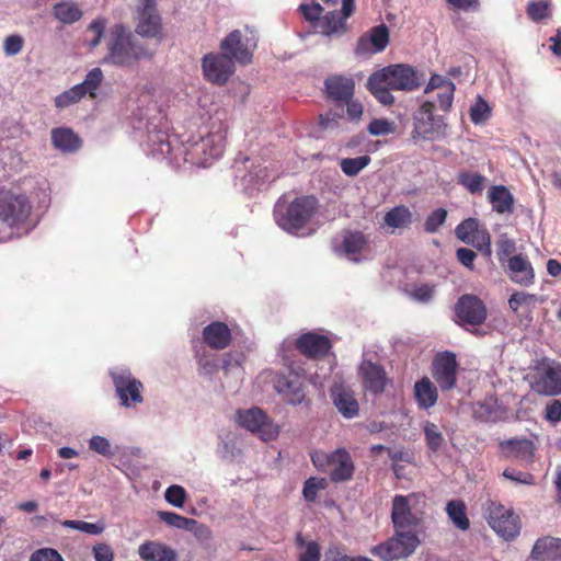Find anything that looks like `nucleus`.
Returning a JSON list of instances; mask_svg holds the SVG:
<instances>
[{"label": "nucleus", "mask_w": 561, "mask_h": 561, "mask_svg": "<svg viewBox=\"0 0 561 561\" xmlns=\"http://www.w3.org/2000/svg\"><path fill=\"white\" fill-rule=\"evenodd\" d=\"M422 76L408 64H394L373 72L367 80V89L382 105H392V91L410 92L420 88Z\"/></svg>", "instance_id": "obj_1"}, {"label": "nucleus", "mask_w": 561, "mask_h": 561, "mask_svg": "<svg viewBox=\"0 0 561 561\" xmlns=\"http://www.w3.org/2000/svg\"><path fill=\"white\" fill-rule=\"evenodd\" d=\"M479 229V221L476 218H467L456 227L455 233L460 241L469 243V240L478 232Z\"/></svg>", "instance_id": "obj_44"}, {"label": "nucleus", "mask_w": 561, "mask_h": 561, "mask_svg": "<svg viewBox=\"0 0 561 561\" xmlns=\"http://www.w3.org/2000/svg\"><path fill=\"white\" fill-rule=\"evenodd\" d=\"M28 561H64V559L55 549L43 548L32 553Z\"/></svg>", "instance_id": "obj_59"}, {"label": "nucleus", "mask_w": 561, "mask_h": 561, "mask_svg": "<svg viewBox=\"0 0 561 561\" xmlns=\"http://www.w3.org/2000/svg\"><path fill=\"white\" fill-rule=\"evenodd\" d=\"M446 512L457 528L467 530L470 527V522L466 514V505L461 500L449 501Z\"/></svg>", "instance_id": "obj_38"}, {"label": "nucleus", "mask_w": 561, "mask_h": 561, "mask_svg": "<svg viewBox=\"0 0 561 561\" xmlns=\"http://www.w3.org/2000/svg\"><path fill=\"white\" fill-rule=\"evenodd\" d=\"M545 417L551 423L561 421V401L558 399L552 400L547 404L545 410Z\"/></svg>", "instance_id": "obj_62"}, {"label": "nucleus", "mask_w": 561, "mask_h": 561, "mask_svg": "<svg viewBox=\"0 0 561 561\" xmlns=\"http://www.w3.org/2000/svg\"><path fill=\"white\" fill-rule=\"evenodd\" d=\"M157 515L161 522L178 529L193 530L197 525V520L173 512L159 511Z\"/></svg>", "instance_id": "obj_40"}, {"label": "nucleus", "mask_w": 561, "mask_h": 561, "mask_svg": "<svg viewBox=\"0 0 561 561\" xmlns=\"http://www.w3.org/2000/svg\"><path fill=\"white\" fill-rule=\"evenodd\" d=\"M257 37L248 26L241 30L231 31L220 43V49L232 60L241 65L252 62L253 51L256 48Z\"/></svg>", "instance_id": "obj_9"}, {"label": "nucleus", "mask_w": 561, "mask_h": 561, "mask_svg": "<svg viewBox=\"0 0 561 561\" xmlns=\"http://www.w3.org/2000/svg\"><path fill=\"white\" fill-rule=\"evenodd\" d=\"M238 424L256 433L264 442L272 440L278 435V427L268 419L264 411L260 408H251L249 410H238L236 413Z\"/></svg>", "instance_id": "obj_15"}, {"label": "nucleus", "mask_w": 561, "mask_h": 561, "mask_svg": "<svg viewBox=\"0 0 561 561\" xmlns=\"http://www.w3.org/2000/svg\"><path fill=\"white\" fill-rule=\"evenodd\" d=\"M502 476L515 483L533 485L535 484V477L530 472L517 471L514 469H505Z\"/></svg>", "instance_id": "obj_53"}, {"label": "nucleus", "mask_w": 561, "mask_h": 561, "mask_svg": "<svg viewBox=\"0 0 561 561\" xmlns=\"http://www.w3.org/2000/svg\"><path fill=\"white\" fill-rule=\"evenodd\" d=\"M324 92L329 100L336 103L350 101L355 93V81L352 77L332 75L324 80Z\"/></svg>", "instance_id": "obj_23"}, {"label": "nucleus", "mask_w": 561, "mask_h": 561, "mask_svg": "<svg viewBox=\"0 0 561 561\" xmlns=\"http://www.w3.org/2000/svg\"><path fill=\"white\" fill-rule=\"evenodd\" d=\"M488 199L494 211L499 214H511L514 211V197L504 185H493L489 188Z\"/></svg>", "instance_id": "obj_32"}, {"label": "nucleus", "mask_w": 561, "mask_h": 561, "mask_svg": "<svg viewBox=\"0 0 561 561\" xmlns=\"http://www.w3.org/2000/svg\"><path fill=\"white\" fill-rule=\"evenodd\" d=\"M499 259L502 261L503 257H511L516 250V243L510 239L506 234L500 236L496 241Z\"/></svg>", "instance_id": "obj_56"}, {"label": "nucleus", "mask_w": 561, "mask_h": 561, "mask_svg": "<svg viewBox=\"0 0 561 561\" xmlns=\"http://www.w3.org/2000/svg\"><path fill=\"white\" fill-rule=\"evenodd\" d=\"M458 363L451 352L437 354L432 363V376L442 391L455 388L457 382Z\"/></svg>", "instance_id": "obj_17"}, {"label": "nucleus", "mask_w": 561, "mask_h": 561, "mask_svg": "<svg viewBox=\"0 0 561 561\" xmlns=\"http://www.w3.org/2000/svg\"><path fill=\"white\" fill-rule=\"evenodd\" d=\"M434 133V121L425 117L415 118L414 129L412 131V139L417 141L420 139H428Z\"/></svg>", "instance_id": "obj_50"}, {"label": "nucleus", "mask_w": 561, "mask_h": 561, "mask_svg": "<svg viewBox=\"0 0 561 561\" xmlns=\"http://www.w3.org/2000/svg\"><path fill=\"white\" fill-rule=\"evenodd\" d=\"M422 428L424 433V439L428 449L432 453H437L438 450H440L445 444V438L438 425L431 421H425L423 423Z\"/></svg>", "instance_id": "obj_39"}, {"label": "nucleus", "mask_w": 561, "mask_h": 561, "mask_svg": "<svg viewBox=\"0 0 561 561\" xmlns=\"http://www.w3.org/2000/svg\"><path fill=\"white\" fill-rule=\"evenodd\" d=\"M530 557L537 561H557L561 559V539L550 536L537 539Z\"/></svg>", "instance_id": "obj_29"}, {"label": "nucleus", "mask_w": 561, "mask_h": 561, "mask_svg": "<svg viewBox=\"0 0 561 561\" xmlns=\"http://www.w3.org/2000/svg\"><path fill=\"white\" fill-rule=\"evenodd\" d=\"M61 525L90 535H100L105 529V525L103 523H88L83 520H64Z\"/></svg>", "instance_id": "obj_49"}, {"label": "nucleus", "mask_w": 561, "mask_h": 561, "mask_svg": "<svg viewBox=\"0 0 561 561\" xmlns=\"http://www.w3.org/2000/svg\"><path fill=\"white\" fill-rule=\"evenodd\" d=\"M447 210L444 208H437L433 210L424 221V230L427 233H435L446 222Z\"/></svg>", "instance_id": "obj_48"}, {"label": "nucleus", "mask_w": 561, "mask_h": 561, "mask_svg": "<svg viewBox=\"0 0 561 561\" xmlns=\"http://www.w3.org/2000/svg\"><path fill=\"white\" fill-rule=\"evenodd\" d=\"M456 256H457V260L463 265L466 266L467 268H469L470 271H473L474 270V260L477 257V254L474 251H472L471 249H468V248H459L457 251H456Z\"/></svg>", "instance_id": "obj_60"}, {"label": "nucleus", "mask_w": 561, "mask_h": 561, "mask_svg": "<svg viewBox=\"0 0 561 561\" xmlns=\"http://www.w3.org/2000/svg\"><path fill=\"white\" fill-rule=\"evenodd\" d=\"M470 245L478 249L485 256H491V236L485 228H480L477 233L469 240Z\"/></svg>", "instance_id": "obj_46"}, {"label": "nucleus", "mask_w": 561, "mask_h": 561, "mask_svg": "<svg viewBox=\"0 0 561 561\" xmlns=\"http://www.w3.org/2000/svg\"><path fill=\"white\" fill-rule=\"evenodd\" d=\"M203 340L213 350L227 348L232 340L230 328L221 321H214L203 329Z\"/></svg>", "instance_id": "obj_27"}, {"label": "nucleus", "mask_w": 561, "mask_h": 561, "mask_svg": "<svg viewBox=\"0 0 561 561\" xmlns=\"http://www.w3.org/2000/svg\"><path fill=\"white\" fill-rule=\"evenodd\" d=\"M420 540L413 531L396 530V535L387 541L370 549V553L382 561L407 558L414 552Z\"/></svg>", "instance_id": "obj_10"}, {"label": "nucleus", "mask_w": 561, "mask_h": 561, "mask_svg": "<svg viewBox=\"0 0 561 561\" xmlns=\"http://www.w3.org/2000/svg\"><path fill=\"white\" fill-rule=\"evenodd\" d=\"M310 457L317 470L327 473L333 483L348 482L354 477V460L343 447L329 453L316 450Z\"/></svg>", "instance_id": "obj_6"}, {"label": "nucleus", "mask_w": 561, "mask_h": 561, "mask_svg": "<svg viewBox=\"0 0 561 561\" xmlns=\"http://www.w3.org/2000/svg\"><path fill=\"white\" fill-rule=\"evenodd\" d=\"M328 482L324 478L311 477L304 483L302 494L306 501L313 502L317 499L318 492L324 490Z\"/></svg>", "instance_id": "obj_47"}, {"label": "nucleus", "mask_w": 561, "mask_h": 561, "mask_svg": "<svg viewBox=\"0 0 561 561\" xmlns=\"http://www.w3.org/2000/svg\"><path fill=\"white\" fill-rule=\"evenodd\" d=\"M346 20L347 19L339 12L331 11L319 21L318 27L323 35L330 36L340 31H345Z\"/></svg>", "instance_id": "obj_37"}, {"label": "nucleus", "mask_w": 561, "mask_h": 561, "mask_svg": "<svg viewBox=\"0 0 561 561\" xmlns=\"http://www.w3.org/2000/svg\"><path fill=\"white\" fill-rule=\"evenodd\" d=\"M510 278L513 283L528 287L535 282V271L526 255L515 254L507 260Z\"/></svg>", "instance_id": "obj_24"}, {"label": "nucleus", "mask_w": 561, "mask_h": 561, "mask_svg": "<svg viewBox=\"0 0 561 561\" xmlns=\"http://www.w3.org/2000/svg\"><path fill=\"white\" fill-rule=\"evenodd\" d=\"M358 374L363 388L374 396L382 394L386 388L392 385V380L387 376L385 368L371 360H363Z\"/></svg>", "instance_id": "obj_18"}, {"label": "nucleus", "mask_w": 561, "mask_h": 561, "mask_svg": "<svg viewBox=\"0 0 561 561\" xmlns=\"http://www.w3.org/2000/svg\"><path fill=\"white\" fill-rule=\"evenodd\" d=\"M95 561H113L114 552L106 543H98L93 547Z\"/></svg>", "instance_id": "obj_64"}, {"label": "nucleus", "mask_w": 561, "mask_h": 561, "mask_svg": "<svg viewBox=\"0 0 561 561\" xmlns=\"http://www.w3.org/2000/svg\"><path fill=\"white\" fill-rule=\"evenodd\" d=\"M331 346L329 337L314 332L304 333L296 340V348L304 356L312 359L324 357Z\"/></svg>", "instance_id": "obj_22"}, {"label": "nucleus", "mask_w": 561, "mask_h": 561, "mask_svg": "<svg viewBox=\"0 0 561 561\" xmlns=\"http://www.w3.org/2000/svg\"><path fill=\"white\" fill-rule=\"evenodd\" d=\"M414 399L417 407L422 410H428L436 404L438 400V391L428 377L424 376L415 382Z\"/></svg>", "instance_id": "obj_30"}, {"label": "nucleus", "mask_w": 561, "mask_h": 561, "mask_svg": "<svg viewBox=\"0 0 561 561\" xmlns=\"http://www.w3.org/2000/svg\"><path fill=\"white\" fill-rule=\"evenodd\" d=\"M53 14L58 21L65 24H72L79 21L83 15L79 5L70 2H60L55 4L53 8Z\"/></svg>", "instance_id": "obj_35"}, {"label": "nucleus", "mask_w": 561, "mask_h": 561, "mask_svg": "<svg viewBox=\"0 0 561 561\" xmlns=\"http://www.w3.org/2000/svg\"><path fill=\"white\" fill-rule=\"evenodd\" d=\"M110 375L122 407L130 408L144 401V385L128 369L112 370Z\"/></svg>", "instance_id": "obj_12"}, {"label": "nucleus", "mask_w": 561, "mask_h": 561, "mask_svg": "<svg viewBox=\"0 0 561 561\" xmlns=\"http://www.w3.org/2000/svg\"><path fill=\"white\" fill-rule=\"evenodd\" d=\"M499 450L501 456L507 460H517L525 465H531L535 461L537 446L526 437H515L501 440L499 443Z\"/></svg>", "instance_id": "obj_19"}, {"label": "nucleus", "mask_w": 561, "mask_h": 561, "mask_svg": "<svg viewBox=\"0 0 561 561\" xmlns=\"http://www.w3.org/2000/svg\"><path fill=\"white\" fill-rule=\"evenodd\" d=\"M389 44V30L385 24L373 27L368 35L359 37L356 51L365 54L368 51L380 53Z\"/></svg>", "instance_id": "obj_26"}, {"label": "nucleus", "mask_w": 561, "mask_h": 561, "mask_svg": "<svg viewBox=\"0 0 561 561\" xmlns=\"http://www.w3.org/2000/svg\"><path fill=\"white\" fill-rule=\"evenodd\" d=\"M485 178L479 173L461 171L457 176L459 185L463 186L471 194H478L483 191Z\"/></svg>", "instance_id": "obj_41"}, {"label": "nucleus", "mask_w": 561, "mask_h": 561, "mask_svg": "<svg viewBox=\"0 0 561 561\" xmlns=\"http://www.w3.org/2000/svg\"><path fill=\"white\" fill-rule=\"evenodd\" d=\"M51 144L61 152H73L81 147L82 141L71 128L56 127L51 130Z\"/></svg>", "instance_id": "obj_31"}, {"label": "nucleus", "mask_w": 561, "mask_h": 561, "mask_svg": "<svg viewBox=\"0 0 561 561\" xmlns=\"http://www.w3.org/2000/svg\"><path fill=\"white\" fill-rule=\"evenodd\" d=\"M397 126L394 122L387 118H374L367 126V131L371 136H386L394 134Z\"/></svg>", "instance_id": "obj_45"}, {"label": "nucleus", "mask_w": 561, "mask_h": 561, "mask_svg": "<svg viewBox=\"0 0 561 561\" xmlns=\"http://www.w3.org/2000/svg\"><path fill=\"white\" fill-rule=\"evenodd\" d=\"M371 159L369 156H359L356 158H345L340 162V167L344 174L347 176H356L363 169H365Z\"/></svg>", "instance_id": "obj_42"}, {"label": "nucleus", "mask_w": 561, "mask_h": 561, "mask_svg": "<svg viewBox=\"0 0 561 561\" xmlns=\"http://www.w3.org/2000/svg\"><path fill=\"white\" fill-rule=\"evenodd\" d=\"M343 104L346 105V113L351 121H359L364 113L363 104L358 100H354L353 98L350 101H343Z\"/></svg>", "instance_id": "obj_61"}, {"label": "nucleus", "mask_w": 561, "mask_h": 561, "mask_svg": "<svg viewBox=\"0 0 561 561\" xmlns=\"http://www.w3.org/2000/svg\"><path fill=\"white\" fill-rule=\"evenodd\" d=\"M89 448L102 456L113 455L111 443L107 438L95 435L89 440Z\"/></svg>", "instance_id": "obj_55"}, {"label": "nucleus", "mask_w": 561, "mask_h": 561, "mask_svg": "<svg viewBox=\"0 0 561 561\" xmlns=\"http://www.w3.org/2000/svg\"><path fill=\"white\" fill-rule=\"evenodd\" d=\"M488 317L485 304L476 295L465 294L455 305V322L467 331L482 335L477 329Z\"/></svg>", "instance_id": "obj_7"}, {"label": "nucleus", "mask_w": 561, "mask_h": 561, "mask_svg": "<svg viewBox=\"0 0 561 561\" xmlns=\"http://www.w3.org/2000/svg\"><path fill=\"white\" fill-rule=\"evenodd\" d=\"M426 496L422 493L397 494L392 499L391 520L396 530L412 531L423 524Z\"/></svg>", "instance_id": "obj_5"}, {"label": "nucleus", "mask_w": 561, "mask_h": 561, "mask_svg": "<svg viewBox=\"0 0 561 561\" xmlns=\"http://www.w3.org/2000/svg\"><path fill=\"white\" fill-rule=\"evenodd\" d=\"M455 84L447 85L446 89L437 93L438 107L444 112H449L453 106Z\"/></svg>", "instance_id": "obj_57"}, {"label": "nucleus", "mask_w": 561, "mask_h": 561, "mask_svg": "<svg viewBox=\"0 0 561 561\" xmlns=\"http://www.w3.org/2000/svg\"><path fill=\"white\" fill-rule=\"evenodd\" d=\"M225 146L226 135L224 131L209 133L188 146L186 160L199 167H208L221 157Z\"/></svg>", "instance_id": "obj_8"}, {"label": "nucleus", "mask_w": 561, "mask_h": 561, "mask_svg": "<svg viewBox=\"0 0 561 561\" xmlns=\"http://www.w3.org/2000/svg\"><path fill=\"white\" fill-rule=\"evenodd\" d=\"M491 114V108L486 101L481 96H478L476 103L470 108V119L474 124H481L485 122Z\"/></svg>", "instance_id": "obj_51"}, {"label": "nucleus", "mask_w": 561, "mask_h": 561, "mask_svg": "<svg viewBox=\"0 0 561 561\" xmlns=\"http://www.w3.org/2000/svg\"><path fill=\"white\" fill-rule=\"evenodd\" d=\"M103 78L104 77L102 70L100 68H93L87 73L84 80L81 83L73 85L69 90L64 91L55 98L56 107H68L79 102L85 95L94 99L96 95V90L102 84Z\"/></svg>", "instance_id": "obj_16"}, {"label": "nucleus", "mask_w": 561, "mask_h": 561, "mask_svg": "<svg viewBox=\"0 0 561 561\" xmlns=\"http://www.w3.org/2000/svg\"><path fill=\"white\" fill-rule=\"evenodd\" d=\"M139 558L142 561H178V552L168 545L148 540L138 548Z\"/></svg>", "instance_id": "obj_28"}, {"label": "nucleus", "mask_w": 561, "mask_h": 561, "mask_svg": "<svg viewBox=\"0 0 561 561\" xmlns=\"http://www.w3.org/2000/svg\"><path fill=\"white\" fill-rule=\"evenodd\" d=\"M31 211L32 205L25 195L0 188V241L9 240L19 236L21 230H26Z\"/></svg>", "instance_id": "obj_4"}, {"label": "nucleus", "mask_w": 561, "mask_h": 561, "mask_svg": "<svg viewBox=\"0 0 561 561\" xmlns=\"http://www.w3.org/2000/svg\"><path fill=\"white\" fill-rule=\"evenodd\" d=\"M187 493L185 489L179 484L170 485L164 492L165 501L179 508H182L185 504Z\"/></svg>", "instance_id": "obj_52"}, {"label": "nucleus", "mask_w": 561, "mask_h": 561, "mask_svg": "<svg viewBox=\"0 0 561 561\" xmlns=\"http://www.w3.org/2000/svg\"><path fill=\"white\" fill-rule=\"evenodd\" d=\"M534 389L545 396H557L561 393V364L558 362H549L542 365Z\"/></svg>", "instance_id": "obj_21"}, {"label": "nucleus", "mask_w": 561, "mask_h": 561, "mask_svg": "<svg viewBox=\"0 0 561 561\" xmlns=\"http://www.w3.org/2000/svg\"><path fill=\"white\" fill-rule=\"evenodd\" d=\"M412 217L413 214L408 206L399 205L385 214L383 224L391 229H402L412 224Z\"/></svg>", "instance_id": "obj_34"}, {"label": "nucleus", "mask_w": 561, "mask_h": 561, "mask_svg": "<svg viewBox=\"0 0 561 561\" xmlns=\"http://www.w3.org/2000/svg\"><path fill=\"white\" fill-rule=\"evenodd\" d=\"M299 11L307 21L312 23L316 22L318 25L321 20L320 15L323 12V8L317 2L302 3L299 7Z\"/></svg>", "instance_id": "obj_54"}, {"label": "nucleus", "mask_w": 561, "mask_h": 561, "mask_svg": "<svg viewBox=\"0 0 561 561\" xmlns=\"http://www.w3.org/2000/svg\"><path fill=\"white\" fill-rule=\"evenodd\" d=\"M500 411L495 400L486 399L473 407V416L480 422H496L500 419Z\"/></svg>", "instance_id": "obj_36"}, {"label": "nucleus", "mask_w": 561, "mask_h": 561, "mask_svg": "<svg viewBox=\"0 0 561 561\" xmlns=\"http://www.w3.org/2000/svg\"><path fill=\"white\" fill-rule=\"evenodd\" d=\"M205 80L214 85H225L236 71V61L224 51L209 53L202 58Z\"/></svg>", "instance_id": "obj_13"}, {"label": "nucleus", "mask_w": 561, "mask_h": 561, "mask_svg": "<svg viewBox=\"0 0 561 561\" xmlns=\"http://www.w3.org/2000/svg\"><path fill=\"white\" fill-rule=\"evenodd\" d=\"M320 547L318 542L310 541L306 546V550L299 556L298 561H320Z\"/></svg>", "instance_id": "obj_63"}, {"label": "nucleus", "mask_w": 561, "mask_h": 561, "mask_svg": "<svg viewBox=\"0 0 561 561\" xmlns=\"http://www.w3.org/2000/svg\"><path fill=\"white\" fill-rule=\"evenodd\" d=\"M368 244V238L362 231H345L343 233L342 250L353 261H358L357 255Z\"/></svg>", "instance_id": "obj_33"}, {"label": "nucleus", "mask_w": 561, "mask_h": 561, "mask_svg": "<svg viewBox=\"0 0 561 561\" xmlns=\"http://www.w3.org/2000/svg\"><path fill=\"white\" fill-rule=\"evenodd\" d=\"M24 45V39L21 35L14 34L5 38L3 50L7 56H14L19 54Z\"/></svg>", "instance_id": "obj_58"}, {"label": "nucleus", "mask_w": 561, "mask_h": 561, "mask_svg": "<svg viewBox=\"0 0 561 561\" xmlns=\"http://www.w3.org/2000/svg\"><path fill=\"white\" fill-rule=\"evenodd\" d=\"M275 389L288 403L299 404L306 397L305 377L294 370L278 375L275 380Z\"/></svg>", "instance_id": "obj_20"}, {"label": "nucleus", "mask_w": 561, "mask_h": 561, "mask_svg": "<svg viewBox=\"0 0 561 561\" xmlns=\"http://www.w3.org/2000/svg\"><path fill=\"white\" fill-rule=\"evenodd\" d=\"M550 5L547 0L531 1L527 4L526 13L531 21L540 22L550 16Z\"/></svg>", "instance_id": "obj_43"}, {"label": "nucleus", "mask_w": 561, "mask_h": 561, "mask_svg": "<svg viewBox=\"0 0 561 561\" xmlns=\"http://www.w3.org/2000/svg\"><path fill=\"white\" fill-rule=\"evenodd\" d=\"M319 201L313 195H302L287 201L280 197L273 210L276 225L284 231L297 233L304 229L317 214Z\"/></svg>", "instance_id": "obj_2"}, {"label": "nucleus", "mask_w": 561, "mask_h": 561, "mask_svg": "<svg viewBox=\"0 0 561 561\" xmlns=\"http://www.w3.org/2000/svg\"><path fill=\"white\" fill-rule=\"evenodd\" d=\"M134 2L136 33L142 37H158L162 31V21L156 0H134Z\"/></svg>", "instance_id": "obj_14"}, {"label": "nucleus", "mask_w": 561, "mask_h": 561, "mask_svg": "<svg viewBox=\"0 0 561 561\" xmlns=\"http://www.w3.org/2000/svg\"><path fill=\"white\" fill-rule=\"evenodd\" d=\"M485 518L490 527L506 540L514 539L520 531L519 516L500 503L490 501L486 504Z\"/></svg>", "instance_id": "obj_11"}, {"label": "nucleus", "mask_w": 561, "mask_h": 561, "mask_svg": "<svg viewBox=\"0 0 561 561\" xmlns=\"http://www.w3.org/2000/svg\"><path fill=\"white\" fill-rule=\"evenodd\" d=\"M106 62L115 66L128 67L141 59H149L153 51L134 41L133 34L123 25L111 27L106 41Z\"/></svg>", "instance_id": "obj_3"}, {"label": "nucleus", "mask_w": 561, "mask_h": 561, "mask_svg": "<svg viewBox=\"0 0 561 561\" xmlns=\"http://www.w3.org/2000/svg\"><path fill=\"white\" fill-rule=\"evenodd\" d=\"M331 399L344 417L353 419L358 415L359 405L354 392L350 388L335 383L331 389Z\"/></svg>", "instance_id": "obj_25"}]
</instances>
